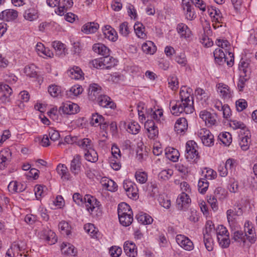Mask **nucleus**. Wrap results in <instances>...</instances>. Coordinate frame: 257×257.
<instances>
[{
  "label": "nucleus",
  "mask_w": 257,
  "mask_h": 257,
  "mask_svg": "<svg viewBox=\"0 0 257 257\" xmlns=\"http://www.w3.org/2000/svg\"><path fill=\"white\" fill-rule=\"evenodd\" d=\"M192 89L186 88L185 86L181 88L180 91V100L170 102L171 111L173 115H179L181 113H192L194 110L193 96L191 95Z\"/></svg>",
  "instance_id": "f257e3e1"
},
{
  "label": "nucleus",
  "mask_w": 257,
  "mask_h": 257,
  "mask_svg": "<svg viewBox=\"0 0 257 257\" xmlns=\"http://www.w3.org/2000/svg\"><path fill=\"white\" fill-rule=\"evenodd\" d=\"M227 53L229 58L226 56L220 48L216 49L213 53L215 62L219 65H223L226 62L228 66L231 67L234 63V55L231 52H227Z\"/></svg>",
  "instance_id": "f03ea898"
},
{
  "label": "nucleus",
  "mask_w": 257,
  "mask_h": 257,
  "mask_svg": "<svg viewBox=\"0 0 257 257\" xmlns=\"http://www.w3.org/2000/svg\"><path fill=\"white\" fill-rule=\"evenodd\" d=\"M197 148V145L194 141H189L186 143L185 156L189 161H195L199 158Z\"/></svg>",
  "instance_id": "7ed1b4c3"
},
{
  "label": "nucleus",
  "mask_w": 257,
  "mask_h": 257,
  "mask_svg": "<svg viewBox=\"0 0 257 257\" xmlns=\"http://www.w3.org/2000/svg\"><path fill=\"white\" fill-rule=\"evenodd\" d=\"M198 136L204 145L211 147L214 145V136L208 130L205 128H201L198 132Z\"/></svg>",
  "instance_id": "20e7f679"
},
{
  "label": "nucleus",
  "mask_w": 257,
  "mask_h": 257,
  "mask_svg": "<svg viewBox=\"0 0 257 257\" xmlns=\"http://www.w3.org/2000/svg\"><path fill=\"white\" fill-rule=\"evenodd\" d=\"M123 187L129 198L134 199L139 197L138 188L133 182L125 180L123 181Z\"/></svg>",
  "instance_id": "39448f33"
},
{
  "label": "nucleus",
  "mask_w": 257,
  "mask_h": 257,
  "mask_svg": "<svg viewBox=\"0 0 257 257\" xmlns=\"http://www.w3.org/2000/svg\"><path fill=\"white\" fill-rule=\"evenodd\" d=\"M79 107L77 104L71 102H67L62 103L59 107V112L65 114H73L79 111Z\"/></svg>",
  "instance_id": "423d86ee"
},
{
  "label": "nucleus",
  "mask_w": 257,
  "mask_h": 257,
  "mask_svg": "<svg viewBox=\"0 0 257 257\" xmlns=\"http://www.w3.org/2000/svg\"><path fill=\"white\" fill-rule=\"evenodd\" d=\"M191 202V200L188 194L185 192H182L177 199V207L179 210H186L188 208Z\"/></svg>",
  "instance_id": "0eeeda50"
},
{
  "label": "nucleus",
  "mask_w": 257,
  "mask_h": 257,
  "mask_svg": "<svg viewBox=\"0 0 257 257\" xmlns=\"http://www.w3.org/2000/svg\"><path fill=\"white\" fill-rule=\"evenodd\" d=\"M177 243L186 250H192L194 248V244L192 241L187 237L178 234L176 237Z\"/></svg>",
  "instance_id": "6e6552de"
},
{
  "label": "nucleus",
  "mask_w": 257,
  "mask_h": 257,
  "mask_svg": "<svg viewBox=\"0 0 257 257\" xmlns=\"http://www.w3.org/2000/svg\"><path fill=\"white\" fill-rule=\"evenodd\" d=\"M244 232L246 239L251 243H254L255 241V228L252 226V223L247 220L245 221L244 225Z\"/></svg>",
  "instance_id": "1a4fd4ad"
},
{
  "label": "nucleus",
  "mask_w": 257,
  "mask_h": 257,
  "mask_svg": "<svg viewBox=\"0 0 257 257\" xmlns=\"http://www.w3.org/2000/svg\"><path fill=\"white\" fill-rule=\"evenodd\" d=\"M145 127L148 132V136L151 139H155L158 135L159 131L154 120L148 119L145 123Z\"/></svg>",
  "instance_id": "9d476101"
},
{
  "label": "nucleus",
  "mask_w": 257,
  "mask_h": 257,
  "mask_svg": "<svg viewBox=\"0 0 257 257\" xmlns=\"http://www.w3.org/2000/svg\"><path fill=\"white\" fill-rule=\"evenodd\" d=\"M81 156L78 154L74 155L70 163V170L71 173L75 175H78L81 171Z\"/></svg>",
  "instance_id": "9b49d317"
},
{
  "label": "nucleus",
  "mask_w": 257,
  "mask_h": 257,
  "mask_svg": "<svg viewBox=\"0 0 257 257\" xmlns=\"http://www.w3.org/2000/svg\"><path fill=\"white\" fill-rule=\"evenodd\" d=\"M221 190V188H216L214 191V195H210L208 197V202L210 204L213 210H216L217 209V199L221 200L225 198V194L223 192L221 194V196H219V191H220Z\"/></svg>",
  "instance_id": "f8f14e48"
},
{
  "label": "nucleus",
  "mask_w": 257,
  "mask_h": 257,
  "mask_svg": "<svg viewBox=\"0 0 257 257\" xmlns=\"http://www.w3.org/2000/svg\"><path fill=\"white\" fill-rule=\"evenodd\" d=\"M217 91L220 96L224 99H228L232 96V91L228 85L219 83L216 85Z\"/></svg>",
  "instance_id": "ddd939ff"
},
{
  "label": "nucleus",
  "mask_w": 257,
  "mask_h": 257,
  "mask_svg": "<svg viewBox=\"0 0 257 257\" xmlns=\"http://www.w3.org/2000/svg\"><path fill=\"white\" fill-rule=\"evenodd\" d=\"M0 92L2 93L1 100L3 102L7 103L10 101V96L12 93V89L8 85L0 83Z\"/></svg>",
  "instance_id": "4468645a"
},
{
  "label": "nucleus",
  "mask_w": 257,
  "mask_h": 257,
  "mask_svg": "<svg viewBox=\"0 0 257 257\" xmlns=\"http://www.w3.org/2000/svg\"><path fill=\"white\" fill-rule=\"evenodd\" d=\"M84 203L86 204L87 210L90 213L95 207L99 205V202L90 195H86L84 197Z\"/></svg>",
  "instance_id": "2eb2a0df"
},
{
  "label": "nucleus",
  "mask_w": 257,
  "mask_h": 257,
  "mask_svg": "<svg viewBox=\"0 0 257 257\" xmlns=\"http://www.w3.org/2000/svg\"><path fill=\"white\" fill-rule=\"evenodd\" d=\"M18 14L17 11L8 9L3 11L0 13V19L6 21H12L18 17Z\"/></svg>",
  "instance_id": "dca6fc26"
},
{
  "label": "nucleus",
  "mask_w": 257,
  "mask_h": 257,
  "mask_svg": "<svg viewBox=\"0 0 257 257\" xmlns=\"http://www.w3.org/2000/svg\"><path fill=\"white\" fill-rule=\"evenodd\" d=\"M101 88L97 84H92L89 86L88 90L89 99L94 101L98 99V97L101 95L100 94Z\"/></svg>",
  "instance_id": "f3484780"
},
{
  "label": "nucleus",
  "mask_w": 257,
  "mask_h": 257,
  "mask_svg": "<svg viewBox=\"0 0 257 257\" xmlns=\"http://www.w3.org/2000/svg\"><path fill=\"white\" fill-rule=\"evenodd\" d=\"M188 128L187 119L184 117L179 118L176 122L174 129L177 134H183Z\"/></svg>",
  "instance_id": "a211bd4d"
},
{
  "label": "nucleus",
  "mask_w": 257,
  "mask_h": 257,
  "mask_svg": "<svg viewBox=\"0 0 257 257\" xmlns=\"http://www.w3.org/2000/svg\"><path fill=\"white\" fill-rule=\"evenodd\" d=\"M97 101L98 104L103 107L114 108L115 106L110 98L105 95H100L99 96Z\"/></svg>",
  "instance_id": "6ab92c4d"
},
{
  "label": "nucleus",
  "mask_w": 257,
  "mask_h": 257,
  "mask_svg": "<svg viewBox=\"0 0 257 257\" xmlns=\"http://www.w3.org/2000/svg\"><path fill=\"white\" fill-rule=\"evenodd\" d=\"M123 249L125 254L130 257H135L137 254V247L133 242L125 241L123 245Z\"/></svg>",
  "instance_id": "aec40b11"
},
{
  "label": "nucleus",
  "mask_w": 257,
  "mask_h": 257,
  "mask_svg": "<svg viewBox=\"0 0 257 257\" xmlns=\"http://www.w3.org/2000/svg\"><path fill=\"white\" fill-rule=\"evenodd\" d=\"M100 183L105 189L109 191L114 192L117 190V185L113 180L106 177H103L100 180Z\"/></svg>",
  "instance_id": "412c9836"
},
{
  "label": "nucleus",
  "mask_w": 257,
  "mask_h": 257,
  "mask_svg": "<svg viewBox=\"0 0 257 257\" xmlns=\"http://www.w3.org/2000/svg\"><path fill=\"white\" fill-rule=\"evenodd\" d=\"M117 213L118 217L121 216V221H124V219L123 215L128 214H133L131 207L126 203L122 202L119 204L117 208Z\"/></svg>",
  "instance_id": "4be33fe9"
},
{
  "label": "nucleus",
  "mask_w": 257,
  "mask_h": 257,
  "mask_svg": "<svg viewBox=\"0 0 257 257\" xmlns=\"http://www.w3.org/2000/svg\"><path fill=\"white\" fill-rule=\"evenodd\" d=\"M103 33L105 38L109 40L114 42L117 40L116 32L110 26H104L103 29Z\"/></svg>",
  "instance_id": "5701e85b"
},
{
  "label": "nucleus",
  "mask_w": 257,
  "mask_h": 257,
  "mask_svg": "<svg viewBox=\"0 0 257 257\" xmlns=\"http://www.w3.org/2000/svg\"><path fill=\"white\" fill-rule=\"evenodd\" d=\"M92 49L95 53L103 56H107L109 54V49L101 43L94 44Z\"/></svg>",
  "instance_id": "b1692460"
},
{
  "label": "nucleus",
  "mask_w": 257,
  "mask_h": 257,
  "mask_svg": "<svg viewBox=\"0 0 257 257\" xmlns=\"http://www.w3.org/2000/svg\"><path fill=\"white\" fill-rule=\"evenodd\" d=\"M178 33L181 35V37L189 38L191 34V31L188 26L183 23H179L177 27Z\"/></svg>",
  "instance_id": "393cba45"
},
{
  "label": "nucleus",
  "mask_w": 257,
  "mask_h": 257,
  "mask_svg": "<svg viewBox=\"0 0 257 257\" xmlns=\"http://www.w3.org/2000/svg\"><path fill=\"white\" fill-rule=\"evenodd\" d=\"M165 154L166 157L170 160L176 162L179 157V153L178 151L173 148H167L165 149Z\"/></svg>",
  "instance_id": "a878e982"
},
{
  "label": "nucleus",
  "mask_w": 257,
  "mask_h": 257,
  "mask_svg": "<svg viewBox=\"0 0 257 257\" xmlns=\"http://www.w3.org/2000/svg\"><path fill=\"white\" fill-rule=\"evenodd\" d=\"M99 25L94 22L88 23L82 28V31L87 34L94 33L97 31Z\"/></svg>",
  "instance_id": "bb28decb"
},
{
  "label": "nucleus",
  "mask_w": 257,
  "mask_h": 257,
  "mask_svg": "<svg viewBox=\"0 0 257 257\" xmlns=\"http://www.w3.org/2000/svg\"><path fill=\"white\" fill-rule=\"evenodd\" d=\"M61 252L65 255H71L75 256L77 254V250L75 247L68 244L67 245L66 243H63L61 246Z\"/></svg>",
  "instance_id": "cd10ccee"
},
{
  "label": "nucleus",
  "mask_w": 257,
  "mask_h": 257,
  "mask_svg": "<svg viewBox=\"0 0 257 257\" xmlns=\"http://www.w3.org/2000/svg\"><path fill=\"white\" fill-rule=\"evenodd\" d=\"M43 238L46 239L51 244H54L57 241L55 233L51 230L45 229L42 231Z\"/></svg>",
  "instance_id": "c85d7f7f"
},
{
  "label": "nucleus",
  "mask_w": 257,
  "mask_h": 257,
  "mask_svg": "<svg viewBox=\"0 0 257 257\" xmlns=\"http://www.w3.org/2000/svg\"><path fill=\"white\" fill-rule=\"evenodd\" d=\"M77 145L85 151L92 148L93 147L91 140L88 138L78 139Z\"/></svg>",
  "instance_id": "c756f323"
},
{
  "label": "nucleus",
  "mask_w": 257,
  "mask_h": 257,
  "mask_svg": "<svg viewBox=\"0 0 257 257\" xmlns=\"http://www.w3.org/2000/svg\"><path fill=\"white\" fill-rule=\"evenodd\" d=\"M112 59L113 58L112 57H110L109 54L107 56H103V58H100L99 60H95L93 61V65L95 66L98 64L99 67H101L102 65H103L104 66H106V68L110 67L112 66L111 62Z\"/></svg>",
  "instance_id": "7c9ffc66"
},
{
  "label": "nucleus",
  "mask_w": 257,
  "mask_h": 257,
  "mask_svg": "<svg viewBox=\"0 0 257 257\" xmlns=\"http://www.w3.org/2000/svg\"><path fill=\"white\" fill-rule=\"evenodd\" d=\"M204 243L206 249L211 251L213 249V241L211 237V234L208 233L207 230L206 232H204Z\"/></svg>",
  "instance_id": "2f4dec72"
},
{
  "label": "nucleus",
  "mask_w": 257,
  "mask_h": 257,
  "mask_svg": "<svg viewBox=\"0 0 257 257\" xmlns=\"http://www.w3.org/2000/svg\"><path fill=\"white\" fill-rule=\"evenodd\" d=\"M84 157L87 161L92 163H95L98 160L97 153L93 148L86 151Z\"/></svg>",
  "instance_id": "473e14b6"
},
{
  "label": "nucleus",
  "mask_w": 257,
  "mask_h": 257,
  "mask_svg": "<svg viewBox=\"0 0 257 257\" xmlns=\"http://www.w3.org/2000/svg\"><path fill=\"white\" fill-rule=\"evenodd\" d=\"M53 47L56 51V53L59 56L65 55V47L64 44L60 41H54L52 44Z\"/></svg>",
  "instance_id": "72a5a7b5"
},
{
  "label": "nucleus",
  "mask_w": 257,
  "mask_h": 257,
  "mask_svg": "<svg viewBox=\"0 0 257 257\" xmlns=\"http://www.w3.org/2000/svg\"><path fill=\"white\" fill-rule=\"evenodd\" d=\"M144 52L146 54H153L156 51V47L152 41H147L143 44L142 47Z\"/></svg>",
  "instance_id": "f704fd0d"
},
{
  "label": "nucleus",
  "mask_w": 257,
  "mask_h": 257,
  "mask_svg": "<svg viewBox=\"0 0 257 257\" xmlns=\"http://www.w3.org/2000/svg\"><path fill=\"white\" fill-rule=\"evenodd\" d=\"M138 222L143 224H150L152 223L153 219L151 216L146 213H141L136 216Z\"/></svg>",
  "instance_id": "c9c22d12"
},
{
  "label": "nucleus",
  "mask_w": 257,
  "mask_h": 257,
  "mask_svg": "<svg viewBox=\"0 0 257 257\" xmlns=\"http://www.w3.org/2000/svg\"><path fill=\"white\" fill-rule=\"evenodd\" d=\"M24 17L25 19L30 21L35 20L38 18L37 11L33 8L28 9L24 13Z\"/></svg>",
  "instance_id": "e433bc0d"
},
{
  "label": "nucleus",
  "mask_w": 257,
  "mask_h": 257,
  "mask_svg": "<svg viewBox=\"0 0 257 257\" xmlns=\"http://www.w3.org/2000/svg\"><path fill=\"white\" fill-rule=\"evenodd\" d=\"M57 173L61 176V178L68 180L69 174L67 167L64 164H60L57 167Z\"/></svg>",
  "instance_id": "4c0bfd02"
},
{
  "label": "nucleus",
  "mask_w": 257,
  "mask_h": 257,
  "mask_svg": "<svg viewBox=\"0 0 257 257\" xmlns=\"http://www.w3.org/2000/svg\"><path fill=\"white\" fill-rule=\"evenodd\" d=\"M220 141L226 146H228L232 142L231 135L229 133L225 132L218 136Z\"/></svg>",
  "instance_id": "58836bf2"
},
{
  "label": "nucleus",
  "mask_w": 257,
  "mask_h": 257,
  "mask_svg": "<svg viewBox=\"0 0 257 257\" xmlns=\"http://www.w3.org/2000/svg\"><path fill=\"white\" fill-rule=\"evenodd\" d=\"M134 27L135 33L139 38L142 39L146 38V34L144 33L145 27L142 24H135Z\"/></svg>",
  "instance_id": "ea45409f"
},
{
  "label": "nucleus",
  "mask_w": 257,
  "mask_h": 257,
  "mask_svg": "<svg viewBox=\"0 0 257 257\" xmlns=\"http://www.w3.org/2000/svg\"><path fill=\"white\" fill-rule=\"evenodd\" d=\"M36 50L39 54L41 53L50 57H51V55L53 54L52 52L48 49L46 48L41 43H37L36 46Z\"/></svg>",
  "instance_id": "a19ab883"
},
{
  "label": "nucleus",
  "mask_w": 257,
  "mask_h": 257,
  "mask_svg": "<svg viewBox=\"0 0 257 257\" xmlns=\"http://www.w3.org/2000/svg\"><path fill=\"white\" fill-rule=\"evenodd\" d=\"M140 127L138 122L132 121L128 124L127 131L130 133L136 135L139 132Z\"/></svg>",
  "instance_id": "79ce46f5"
},
{
  "label": "nucleus",
  "mask_w": 257,
  "mask_h": 257,
  "mask_svg": "<svg viewBox=\"0 0 257 257\" xmlns=\"http://www.w3.org/2000/svg\"><path fill=\"white\" fill-rule=\"evenodd\" d=\"M212 11L210 13V15L212 18V22L222 23L223 18L220 11L216 9H212Z\"/></svg>",
  "instance_id": "37998d69"
},
{
  "label": "nucleus",
  "mask_w": 257,
  "mask_h": 257,
  "mask_svg": "<svg viewBox=\"0 0 257 257\" xmlns=\"http://www.w3.org/2000/svg\"><path fill=\"white\" fill-rule=\"evenodd\" d=\"M209 186L208 181L204 178L200 179L198 183V191L201 194H204Z\"/></svg>",
  "instance_id": "c03bdc74"
},
{
  "label": "nucleus",
  "mask_w": 257,
  "mask_h": 257,
  "mask_svg": "<svg viewBox=\"0 0 257 257\" xmlns=\"http://www.w3.org/2000/svg\"><path fill=\"white\" fill-rule=\"evenodd\" d=\"M69 72L70 77L72 79H80L82 77V72L78 67L70 69Z\"/></svg>",
  "instance_id": "a18cd8bd"
},
{
  "label": "nucleus",
  "mask_w": 257,
  "mask_h": 257,
  "mask_svg": "<svg viewBox=\"0 0 257 257\" xmlns=\"http://www.w3.org/2000/svg\"><path fill=\"white\" fill-rule=\"evenodd\" d=\"M247 135L248 134L240 138L241 140L239 142V145L243 151H246L249 148V146L251 142V140Z\"/></svg>",
  "instance_id": "49530a36"
},
{
  "label": "nucleus",
  "mask_w": 257,
  "mask_h": 257,
  "mask_svg": "<svg viewBox=\"0 0 257 257\" xmlns=\"http://www.w3.org/2000/svg\"><path fill=\"white\" fill-rule=\"evenodd\" d=\"M35 68V65L31 64V65H28L25 67L24 72L27 76L30 77H35L37 75Z\"/></svg>",
  "instance_id": "de8ad7c7"
},
{
  "label": "nucleus",
  "mask_w": 257,
  "mask_h": 257,
  "mask_svg": "<svg viewBox=\"0 0 257 257\" xmlns=\"http://www.w3.org/2000/svg\"><path fill=\"white\" fill-rule=\"evenodd\" d=\"M232 239L235 241H242L244 244L246 241L245 235L242 231H236L234 232Z\"/></svg>",
  "instance_id": "09e8293b"
},
{
  "label": "nucleus",
  "mask_w": 257,
  "mask_h": 257,
  "mask_svg": "<svg viewBox=\"0 0 257 257\" xmlns=\"http://www.w3.org/2000/svg\"><path fill=\"white\" fill-rule=\"evenodd\" d=\"M135 178L138 182L144 184L146 182L148 179L147 174L145 172L137 171L135 174Z\"/></svg>",
  "instance_id": "8fccbe9b"
},
{
  "label": "nucleus",
  "mask_w": 257,
  "mask_h": 257,
  "mask_svg": "<svg viewBox=\"0 0 257 257\" xmlns=\"http://www.w3.org/2000/svg\"><path fill=\"white\" fill-rule=\"evenodd\" d=\"M205 171H202V174H204V178L206 180L213 179L216 177V172L212 169L205 168Z\"/></svg>",
  "instance_id": "3c124183"
},
{
  "label": "nucleus",
  "mask_w": 257,
  "mask_h": 257,
  "mask_svg": "<svg viewBox=\"0 0 257 257\" xmlns=\"http://www.w3.org/2000/svg\"><path fill=\"white\" fill-rule=\"evenodd\" d=\"M217 239L220 246L222 248H227L229 246L230 242L229 235L218 236Z\"/></svg>",
  "instance_id": "603ef678"
},
{
  "label": "nucleus",
  "mask_w": 257,
  "mask_h": 257,
  "mask_svg": "<svg viewBox=\"0 0 257 257\" xmlns=\"http://www.w3.org/2000/svg\"><path fill=\"white\" fill-rule=\"evenodd\" d=\"M104 120V118L101 115H100L97 113H95L92 114L90 123L92 125L96 126V124L98 125Z\"/></svg>",
  "instance_id": "864d4df0"
},
{
  "label": "nucleus",
  "mask_w": 257,
  "mask_h": 257,
  "mask_svg": "<svg viewBox=\"0 0 257 257\" xmlns=\"http://www.w3.org/2000/svg\"><path fill=\"white\" fill-rule=\"evenodd\" d=\"M130 32L128 23L124 22L121 23L119 26V33L124 37L127 36Z\"/></svg>",
  "instance_id": "5fc2aeb1"
},
{
  "label": "nucleus",
  "mask_w": 257,
  "mask_h": 257,
  "mask_svg": "<svg viewBox=\"0 0 257 257\" xmlns=\"http://www.w3.org/2000/svg\"><path fill=\"white\" fill-rule=\"evenodd\" d=\"M229 125L234 130L241 129L244 130L246 127L245 125L242 122L236 119H230Z\"/></svg>",
  "instance_id": "6e6d98bb"
},
{
  "label": "nucleus",
  "mask_w": 257,
  "mask_h": 257,
  "mask_svg": "<svg viewBox=\"0 0 257 257\" xmlns=\"http://www.w3.org/2000/svg\"><path fill=\"white\" fill-rule=\"evenodd\" d=\"M172 174L173 171L172 170H164L159 173L158 177L161 180H167L172 176Z\"/></svg>",
  "instance_id": "4d7b16f0"
},
{
  "label": "nucleus",
  "mask_w": 257,
  "mask_h": 257,
  "mask_svg": "<svg viewBox=\"0 0 257 257\" xmlns=\"http://www.w3.org/2000/svg\"><path fill=\"white\" fill-rule=\"evenodd\" d=\"M84 229L86 232L92 236H94L97 233L98 230L94 225L91 223H88L84 225Z\"/></svg>",
  "instance_id": "13d9d810"
},
{
  "label": "nucleus",
  "mask_w": 257,
  "mask_h": 257,
  "mask_svg": "<svg viewBox=\"0 0 257 257\" xmlns=\"http://www.w3.org/2000/svg\"><path fill=\"white\" fill-rule=\"evenodd\" d=\"M151 118L156 120L157 121L161 122V120H164L163 111L161 109H158L153 111L152 113L151 114Z\"/></svg>",
  "instance_id": "bf43d9fd"
},
{
  "label": "nucleus",
  "mask_w": 257,
  "mask_h": 257,
  "mask_svg": "<svg viewBox=\"0 0 257 257\" xmlns=\"http://www.w3.org/2000/svg\"><path fill=\"white\" fill-rule=\"evenodd\" d=\"M124 216V220L121 221V216L118 217L119 221L120 223L124 226H128L131 225L133 221V214H128L125 215H123Z\"/></svg>",
  "instance_id": "052dcab7"
},
{
  "label": "nucleus",
  "mask_w": 257,
  "mask_h": 257,
  "mask_svg": "<svg viewBox=\"0 0 257 257\" xmlns=\"http://www.w3.org/2000/svg\"><path fill=\"white\" fill-rule=\"evenodd\" d=\"M59 228L62 234L68 235L70 234V226L69 224L65 221H61L59 224Z\"/></svg>",
  "instance_id": "680f3d73"
},
{
  "label": "nucleus",
  "mask_w": 257,
  "mask_h": 257,
  "mask_svg": "<svg viewBox=\"0 0 257 257\" xmlns=\"http://www.w3.org/2000/svg\"><path fill=\"white\" fill-rule=\"evenodd\" d=\"M160 204L165 208L168 209L171 205V201L167 197L160 196L158 199Z\"/></svg>",
  "instance_id": "e2e57ef3"
},
{
  "label": "nucleus",
  "mask_w": 257,
  "mask_h": 257,
  "mask_svg": "<svg viewBox=\"0 0 257 257\" xmlns=\"http://www.w3.org/2000/svg\"><path fill=\"white\" fill-rule=\"evenodd\" d=\"M169 87L172 90H175L178 87V81L177 77L175 75L171 76L168 79Z\"/></svg>",
  "instance_id": "0e129e2a"
},
{
  "label": "nucleus",
  "mask_w": 257,
  "mask_h": 257,
  "mask_svg": "<svg viewBox=\"0 0 257 257\" xmlns=\"http://www.w3.org/2000/svg\"><path fill=\"white\" fill-rule=\"evenodd\" d=\"M44 189H46V187L40 185H37L35 187L34 190L36 198L39 199L44 196Z\"/></svg>",
  "instance_id": "69168bd1"
},
{
  "label": "nucleus",
  "mask_w": 257,
  "mask_h": 257,
  "mask_svg": "<svg viewBox=\"0 0 257 257\" xmlns=\"http://www.w3.org/2000/svg\"><path fill=\"white\" fill-rule=\"evenodd\" d=\"M236 109L238 111H242L245 109L247 106L246 101L244 99H239L235 102Z\"/></svg>",
  "instance_id": "338daca9"
},
{
  "label": "nucleus",
  "mask_w": 257,
  "mask_h": 257,
  "mask_svg": "<svg viewBox=\"0 0 257 257\" xmlns=\"http://www.w3.org/2000/svg\"><path fill=\"white\" fill-rule=\"evenodd\" d=\"M21 251V248L19 245L15 244H13L10 248H9L6 254V257H14V251Z\"/></svg>",
  "instance_id": "774afa93"
}]
</instances>
